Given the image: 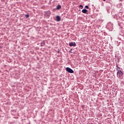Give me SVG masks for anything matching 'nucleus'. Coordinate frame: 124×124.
Wrapping results in <instances>:
<instances>
[{"label":"nucleus","instance_id":"obj_1","mask_svg":"<svg viewBox=\"0 0 124 124\" xmlns=\"http://www.w3.org/2000/svg\"><path fill=\"white\" fill-rule=\"evenodd\" d=\"M117 77L122 79L123 78V75H124V73L122 72L120 69H117Z\"/></svg>","mask_w":124,"mask_h":124},{"label":"nucleus","instance_id":"obj_2","mask_svg":"<svg viewBox=\"0 0 124 124\" xmlns=\"http://www.w3.org/2000/svg\"><path fill=\"white\" fill-rule=\"evenodd\" d=\"M66 71H67L69 73H74V71H73V70L71 69L69 67H67L66 68Z\"/></svg>","mask_w":124,"mask_h":124},{"label":"nucleus","instance_id":"obj_3","mask_svg":"<svg viewBox=\"0 0 124 124\" xmlns=\"http://www.w3.org/2000/svg\"><path fill=\"white\" fill-rule=\"evenodd\" d=\"M69 46H73L74 47H75V46H76V43H75V42H71L69 44Z\"/></svg>","mask_w":124,"mask_h":124},{"label":"nucleus","instance_id":"obj_4","mask_svg":"<svg viewBox=\"0 0 124 124\" xmlns=\"http://www.w3.org/2000/svg\"><path fill=\"white\" fill-rule=\"evenodd\" d=\"M56 20H57V22H60V21H61V16H56Z\"/></svg>","mask_w":124,"mask_h":124},{"label":"nucleus","instance_id":"obj_5","mask_svg":"<svg viewBox=\"0 0 124 124\" xmlns=\"http://www.w3.org/2000/svg\"><path fill=\"white\" fill-rule=\"evenodd\" d=\"M82 13H85V14H86V13H87V12H88V10H87V9H83V10H82Z\"/></svg>","mask_w":124,"mask_h":124},{"label":"nucleus","instance_id":"obj_6","mask_svg":"<svg viewBox=\"0 0 124 124\" xmlns=\"http://www.w3.org/2000/svg\"><path fill=\"white\" fill-rule=\"evenodd\" d=\"M61 8H62V6L60 5H57L56 7V9H58V10L61 9Z\"/></svg>","mask_w":124,"mask_h":124},{"label":"nucleus","instance_id":"obj_7","mask_svg":"<svg viewBox=\"0 0 124 124\" xmlns=\"http://www.w3.org/2000/svg\"><path fill=\"white\" fill-rule=\"evenodd\" d=\"M79 8H81V9H82L83 5H79Z\"/></svg>","mask_w":124,"mask_h":124},{"label":"nucleus","instance_id":"obj_8","mask_svg":"<svg viewBox=\"0 0 124 124\" xmlns=\"http://www.w3.org/2000/svg\"><path fill=\"white\" fill-rule=\"evenodd\" d=\"M25 16H26V17L27 18H29V15H26Z\"/></svg>","mask_w":124,"mask_h":124},{"label":"nucleus","instance_id":"obj_9","mask_svg":"<svg viewBox=\"0 0 124 124\" xmlns=\"http://www.w3.org/2000/svg\"><path fill=\"white\" fill-rule=\"evenodd\" d=\"M85 8H87V9H89V6H85Z\"/></svg>","mask_w":124,"mask_h":124},{"label":"nucleus","instance_id":"obj_10","mask_svg":"<svg viewBox=\"0 0 124 124\" xmlns=\"http://www.w3.org/2000/svg\"><path fill=\"white\" fill-rule=\"evenodd\" d=\"M117 69H120V67L117 66Z\"/></svg>","mask_w":124,"mask_h":124},{"label":"nucleus","instance_id":"obj_11","mask_svg":"<svg viewBox=\"0 0 124 124\" xmlns=\"http://www.w3.org/2000/svg\"><path fill=\"white\" fill-rule=\"evenodd\" d=\"M104 1H105V0H103Z\"/></svg>","mask_w":124,"mask_h":124}]
</instances>
